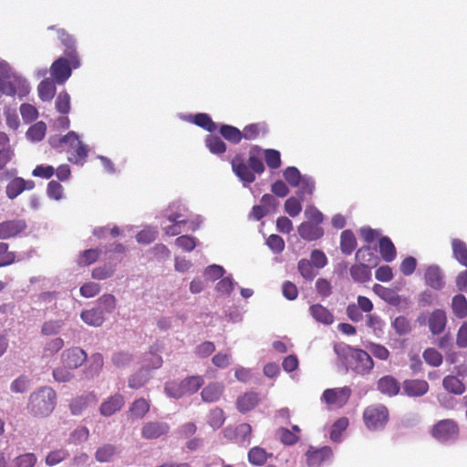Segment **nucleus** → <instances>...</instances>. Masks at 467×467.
Wrapping results in <instances>:
<instances>
[{"label": "nucleus", "mask_w": 467, "mask_h": 467, "mask_svg": "<svg viewBox=\"0 0 467 467\" xmlns=\"http://www.w3.org/2000/svg\"><path fill=\"white\" fill-rule=\"evenodd\" d=\"M334 350L348 367L359 375L368 374L374 367L370 355L362 349L351 348L348 345H335Z\"/></svg>", "instance_id": "obj_2"}, {"label": "nucleus", "mask_w": 467, "mask_h": 467, "mask_svg": "<svg viewBox=\"0 0 467 467\" xmlns=\"http://www.w3.org/2000/svg\"><path fill=\"white\" fill-rule=\"evenodd\" d=\"M271 455L267 454L265 449L255 446L249 451L248 461L253 465L261 466L266 462L268 456Z\"/></svg>", "instance_id": "obj_40"}, {"label": "nucleus", "mask_w": 467, "mask_h": 467, "mask_svg": "<svg viewBox=\"0 0 467 467\" xmlns=\"http://www.w3.org/2000/svg\"><path fill=\"white\" fill-rule=\"evenodd\" d=\"M304 214L306 218V222H312V223L321 225L324 221L323 213L314 205L306 206Z\"/></svg>", "instance_id": "obj_57"}, {"label": "nucleus", "mask_w": 467, "mask_h": 467, "mask_svg": "<svg viewBox=\"0 0 467 467\" xmlns=\"http://www.w3.org/2000/svg\"><path fill=\"white\" fill-rule=\"evenodd\" d=\"M348 420L346 417L337 419L332 425L330 431V439L333 441L338 442L340 441L342 432L348 428Z\"/></svg>", "instance_id": "obj_46"}, {"label": "nucleus", "mask_w": 467, "mask_h": 467, "mask_svg": "<svg viewBox=\"0 0 467 467\" xmlns=\"http://www.w3.org/2000/svg\"><path fill=\"white\" fill-rule=\"evenodd\" d=\"M34 186L33 181H26L23 178L16 177L8 182L5 192L9 199H15L25 190H31Z\"/></svg>", "instance_id": "obj_21"}, {"label": "nucleus", "mask_w": 467, "mask_h": 467, "mask_svg": "<svg viewBox=\"0 0 467 467\" xmlns=\"http://www.w3.org/2000/svg\"><path fill=\"white\" fill-rule=\"evenodd\" d=\"M374 291L384 300L390 303L399 302V296L389 288H386L380 285H374Z\"/></svg>", "instance_id": "obj_59"}, {"label": "nucleus", "mask_w": 467, "mask_h": 467, "mask_svg": "<svg viewBox=\"0 0 467 467\" xmlns=\"http://www.w3.org/2000/svg\"><path fill=\"white\" fill-rule=\"evenodd\" d=\"M56 109L62 114H67L70 110V96L66 91H61L56 99Z\"/></svg>", "instance_id": "obj_56"}, {"label": "nucleus", "mask_w": 467, "mask_h": 467, "mask_svg": "<svg viewBox=\"0 0 467 467\" xmlns=\"http://www.w3.org/2000/svg\"><path fill=\"white\" fill-rule=\"evenodd\" d=\"M68 455L67 451L64 449L52 451L46 457V464L47 466H54L66 460Z\"/></svg>", "instance_id": "obj_55"}, {"label": "nucleus", "mask_w": 467, "mask_h": 467, "mask_svg": "<svg viewBox=\"0 0 467 467\" xmlns=\"http://www.w3.org/2000/svg\"><path fill=\"white\" fill-rule=\"evenodd\" d=\"M115 273V267L111 265H103L92 270V277L98 280H104L111 277Z\"/></svg>", "instance_id": "obj_60"}, {"label": "nucleus", "mask_w": 467, "mask_h": 467, "mask_svg": "<svg viewBox=\"0 0 467 467\" xmlns=\"http://www.w3.org/2000/svg\"><path fill=\"white\" fill-rule=\"evenodd\" d=\"M100 253L99 249L85 250L79 255L78 264L82 265H90L99 260Z\"/></svg>", "instance_id": "obj_51"}, {"label": "nucleus", "mask_w": 467, "mask_h": 467, "mask_svg": "<svg viewBox=\"0 0 467 467\" xmlns=\"http://www.w3.org/2000/svg\"><path fill=\"white\" fill-rule=\"evenodd\" d=\"M225 421L224 411L221 408L213 409L208 415V424L213 429L221 428Z\"/></svg>", "instance_id": "obj_45"}, {"label": "nucleus", "mask_w": 467, "mask_h": 467, "mask_svg": "<svg viewBox=\"0 0 467 467\" xmlns=\"http://www.w3.org/2000/svg\"><path fill=\"white\" fill-rule=\"evenodd\" d=\"M368 348L376 358L380 360H387L389 357V351L383 345L370 343Z\"/></svg>", "instance_id": "obj_62"}, {"label": "nucleus", "mask_w": 467, "mask_h": 467, "mask_svg": "<svg viewBox=\"0 0 467 467\" xmlns=\"http://www.w3.org/2000/svg\"><path fill=\"white\" fill-rule=\"evenodd\" d=\"M446 323L445 312L441 309L434 310L428 318L430 330L434 335L441 334L444 330Z\"/></svg>", "instance_id": "obj_26"}, {"label": "nucleus", "mask_w": 467, "mask_h": 467, "mask_svg": "<svg viewBox=\"0 0 467 467\" xmlns=\"http://www.w3.org/2000/svg\"><path fill=\"white\" fill-rule=\"evenodd\" d=\"M283 176L287 183L292 187H296L300 184L301 179L304 177L301 175L297 168L294 166L287 167L283 171Z\"/></svg>", "instance_id": "obj_49"}, {"label": "nucleus", "mask_w": 467, "mask_h": 467, "mask_svg": "<svg viewBox=\"0 0 467 467\" xmlns=\"http://www.w3.org/2000/svg\"><path fill=\"white\" fill-rule=\"evenodd\" d=\"M298 234L306 241L311 242L320 239L324 235V230L320 224L312 222H303L297 228Z\"/></svg>", "instance_id": "obj_19"}, {"label": "nucleus", "mask_w": 467, "mask_h": 467, "mask_svg": "<svg viewBox=\"0 0 467 467\" xmlns=\"http://www.w3.org/2000/svg\"><path fill=\"white\" fill-rule=\"evenodd\" d=\"M393 329L399 336H405L410 333L411 326L410 320L404 316L397 317L392 324Z\"/></svg>", "instance_id": "obj_42"}, {"label": "nucleus", "mask_w": 467, "mask_h": 467, "mask_svg": "<svg viewBox=\"0 0 467 467\" xmlns=\"http://www.w3.org/2000/svg\"><path fill=\"white\" fill-rule=\"evenodd\" d=\"M389 410L383 404L369 405L363 411L364 424L371 431L383 429L389 421Z\"/></svg>", "instance_id": "obj_5"}, {"label": "nucleus", "mask_w": 467, "mask_h": 467, "mask_svg": "<svg viewBox=\"0 0 467 467\" xmlns=\"http://www.w3.org/2000/svg\"><path fill=\"white\" fill-rule=\"evenodd\" d=\"M27 224L24 219L7 220L0 223V240L16 237L26 231Z\"/></svg>", "instance_id": "obj_13"}, {"label": "nucleus", "mask_w": 467, "mask_h": 467, "mask_svg": "<svg viewBox=\"0 0 467 467\" xmlns=\"http://www.w3.org/2000/svg\"><path fill=\"white\" fill-rule=\"evenodd\" d=\"M357 247V239L351 230H344L340 234V250L342 254L349 255Z\"/></svg>", "instance_id": "obj_32"}, {"label": "nucleus", "mask_w": 467, "mask_h": 467, "mask_svg": "<svg viewBox=\"0 0 467 467\" xmlns=\"http://www.w3.org/2000/svg\"><path fill=\"white\" fill-rule=\"evenodd\" d=\"M309 313L311 317L318 323L328 326L334 322L333 314L321 304L310 306Z\"/></svg>", "instance_id": "obj_27"}, {"label": "nucleus", "mask_w": 467, "mask_h": 467, "mask_svg": "<svg viewBox=\"0 0 467 467\" xmlns=\"http://www.w3.org/2000/svg\"><path fill=\"white\" fill-rule=\"evenodd\" d=\"M95 396L92 393L78 396L71 400L69 410L73 415H80L88 408L90 400Z\"/></svg>", "instance_id": "obj_35"}, {"label": "nucleus", "mask_w": 467, "mask_h": 467, "mask_svg": "<svg viewBox=\"0 0 467 467\" xmlns=\"http://www.w3.org/2000/svg\"><path fill=\"white\" fill-rule=\"evenodd\" d=\"M220 134L230 143L237 144L243 139L242 131L236 127L223 124L220 128Z\"/></svg>", "instance_id": "obj_38"}, {"label": "nucleus", "mask_w": 467, "mask_h": 467, "mask_svg": "<svg viewBox=\"0 0 467 467\" xmlns=\"http://www.w3.org/2000/svg\"><path fill=\"white\" fill-rule=\"evenodd\" d=\"M149 410L150 402L143 398L135 400L130 408V412L137 419H142Z\"/></svg>", "instance_id": "obj_41"}, {"label": "nucleus", "mask_w": 467, "mask_h": 467, "mask_svg": "<svg viewBox=\"0 0 467 467\" xmlns=\"http://www.w3.org/2000/svg\"><path fill=\"white\" fill-rule=\"evenodd\" d=\"M116 447L112 444H104L98 448L95 458L99 462H109L116 453Z\"/></svg>", "instance_id": "obj_43"}, {"label": "nucleus", "mask_w": 467, "mask_h": 467, "mask_svg": "<svg viewBox=\"0 0 467 467\" xmlns=\"http://www.w3.org/2000/svg\"><path fill=\"white\" fill-rule=\"evenodd\" d=\"M451 249L454 259L467 268V244L461 239L451 240Z\"/></svg>", "instance_id": "obj_30"}, {"label": "nucleus", "mask_w": 467, "mask_h": 467, "mask_svg": "<svg viewBox=\"0 0 467 467\" xmlns=\"http://www.w3.org/2000/svg\"><path fill=\"white\" fill-rule=\"evenodd\" d=\"M184 119L209 132H213L217 130V124L206 113L189 114L184 117Z\"/></svg>", "instance_id": "obj_24"}, {"label": "nucleus", "mask_w": 467, "mask_h": 467, "mask_svg": "<svg viewBox=\"0 0 467 467\" xmlns=\"http://www.w3.org/2000/svg\"><path fill=\"white\" fill-rule=\"evenodd\" d=\"M36 457L34 453L27 452L15 459L16 467H35Z\"/></svg>", "instance_id": "obj_61"}, {"label": "nucleus", "mask_w": 467, "mask_h": 467, "mask_svg": "<svg viewBox=\"0 0 467 467\" xmlns=\"http://www.w3.org/2000/svg\"><path fill=\"white\" fill-rule=\"evenodd\" d=\"M158 232L153 228H144L140 232L138 233L136 239L137 242L143 244H149L155 241L157 238Z\"/></svg>", "instance_id": "obj_58"}, {"label": "nucleus", "mask_w": 467, "mask_h": 467, "mask_svg": "<svg viewBox=\"0 0 467 467\" xmlns=\"http://www.w3.org/2000/svg\"><path fill=\"white\" fill-rule=\"evenodd\" d=\"M314 265L307 259H301L297 264V269L306 280H313L317 275V273L314 270Z\"/></svg>", "instance_id": "obj_48"}, {"label": "nucleus", "mask_w": 467, "mask_h": 467, "mask_svg": "<svg viewBox=\"0 0 467 467\" xmlns=\"http://www.w3.org/2000/svg\"><path fill=\"white\" fill-rule=\"evenodd\" d=\"M260 395L254 391H247L236 399L235 406L237 410L245 414L253 410L260 402Z\"/></svg>", "instance_id": "obj_16"}, {"label": "nucleus", "mask_w": 467, "mask_h": 467, "mask_svg": "<svg viewBox=\"0 0 467 467\" xmlns=\"http://www.w3.org/2000/svg\"><path fill=\"white\" fill-rule=\"evenodd\" d=\"M170 431V426L162 421L146 422L141 429V436L146 440H156L166 435Z\"/></svg>", "instance_id": "obj_15"}, {"label": "nucleus", "mask_w": 467, "mask_h": 467, "mask_svg": "<svg viewBox=\"0 0 467 467\" xmlns=\"http://www.w3.org/2000/svg\"><path fill=\"white\" fill-rule=\"evenodd\" d=\"M56 90V82L52 78H45L37 87L38 96L43 101H50L54 98Z\"/></svg>", "instance_id": "obj_34"}, {"label": "nucleus", "mask_w": 467, "mask_h": 467, "mask_svg": "<svg viewBox=\"0 0 467 467\" xmlns=\"http://www.w3.org/2000/svg\"><path fill=\"white\" fill-rule=\"evenodd\" d=\"M333 451L328 446L321 448L310 446L306 452V464L308 467H322L326 462L331 461Z\"/></svg>", "instance_id": "obj_10"}, {"label": "nucleus", "mask_w": 467, "mask_h": 467, "mask_svg": "<svg viewBox=\"0 0 467 467\" xmlns=\"http://www.w3.org/2000/svg\"><path fill=\"white\" fill-rule=\"evenodd\" d=\"M57 34L61 44L65 47V56L69 58L74 68H78L81 61L76 50V39L63 29H58Z\"/></svg>", "instance_id": "obj_11"}, {"label": "nucleus", "mask_w": 467, "mask_h": 467, "mask_svg": "<svg viewBox=\"0 0 467 467\" xmlns=\"http://www.w3.org/2000/svg\"><path fill=\"white\" fill-rule=\"evenodd\" d=\"M285 210L292 217L298 215L302 211L300 201L295 197L288 198L285 202Z\"/></svg>", "instance_id": "obj_63"}, {"label": "nucleus", "mask_w": 467, "mask_h": 467, "mask_svg": "<svg viewBox=\"0 0 467 467\" xmlns=\"http://www.w3.org/2000/svg\"><path fill=\"white\" fill-rule=\"evenodd\" d=\"M87 353L80 348H71L64 350L61 355L62 364L69 369H76L87 360Z\"/></svg>", "instance_id": "obj_12"}, {"label": "nucleus", "mask_w": 467, "mask_h": 467, "mask_svg": "<svg viewBox=\"0 0 467 467\" xmlns=\"http://www.w3.org/2000/svg\"><path fill=\"white\" fill-rule=\"evenodd\" d=\"M30 91L27 80L5 60L0 58V92L5 96L26 97Z\"/></svg>", "instance_id": "obj_1"}, {"label": "nucleus", "mask_w": 467, "mask_h": 467, "mask_svg": "<svg viewBox=\"0 0 467 467\" xmlns=\"http://www.w3.org/2000/svg\"><path fill=\"white\" fill-rule=\"evenodd\" d=\"M424 281L426 285L434 290H441L445 285L441 269L434 265L425 269Z\"/></svg>", "instance_id": "obj_20"}, {"label": "nucleus", "mask_w": 467, "mask_h": 467, "mask_svg": "<svg viewBox=\"0 0 467 467\" xmlns=\"http://www.w3.org/2000/svg\"><path fill=\"white\" fill-rule=\"evenodd\" d=\"M80 317L86 324L93 327H100L105 320L103 311L99 308L84 310Z\"/></svg>", "instance_id": "obj_33"}, {"label": "nucleus", "mask_w": 467, "mask_h": 467, "mask_svg": "<svg viewBox=\"0 0 467 467\" xmlns=\"http://www.w3.org/2000/svg\"><path fill=\"white\" fill-rule=\"evenodd\" d=\"M355 260L369 268L376 267L379 262V257L369 246L360 247L356 252Z\"/></svg>", "instance_id": "obj_25"}, {"label": "nucleus", "mask_w": 467, "mask_h": 467, "mask_svg": "<svg viewBox=\"0 0 467 467\" xmlns=\"http://www.w3.org/2000/svg\"><path fill=\"white\" fill-rule=\"evenodd\" d=\"M252 427L248 423H241L234 427H228L224 430V436L228 439H234L240 443H250Z\"/></svg>", "instance_id": "obj_17"}, {"label": "nucleus", "mask_w": 467, "mask_h": 467, "mask_svg": "<svg viewBox=\"0 0 467 467\" xmlns=\"http://www.w3.org/2000/svg\"><path fill=\"white\" fill-rule=\"evenodd\" d=\"M224 392V386L220 382H211L205 386L202 392V400L206 403H214L220 400Z\"/></svg>", "instance_id": "obj_22"}, {"label": "nucleus", "mask_w": 467, "mask_h": 467, "mask_svg": "<svg viewBox=\"0 0 467 467\" xmlns=\"http://www.w3.org/2000/svg\"><path fill=\"white\" fill-rule=\"evenodd\" d=\"M267 132V124L265 122H258L245 126L242 131V135L245 140H254L265 136Z\"/></svg>", "instance_id": "obj_28"}, {"label": "nucleus", "mask_w": 467, "mask_h": 467, "mask_svg": "<svg viewBox=\"0 0 467 467\" xmlns=\"http://www.w3.org/2000/svg\"><path fill=\"white\" fill-rule=\"evenodd\" d=\"M429 389V383L425 379H405L402 382L403 393L410 398L422 397Z\"/></svg>", "instance_id": "obj_14"}, {"label": "nucleus", "mask_w": 467, "mask_h": 467, "mask_svg": "<svg viewBox=\"0 0 467 467\" xmlns=\"http://www.w3.org/2000/svg\"><path fill=\"white\" fill-rule=\"evenodd\" d=\"M9 245L0 243V267L7 266L16 262V254L8 251Z\"/></svg>", "instance_id": "obj_50"}, {"label": "nucleus", "mask_w": 467, "mask_h": 467, "mask_svg": "<svg viewBox=\"0 0 467 467\" xmlns=\"http://www.w3.org/2000/svg\"><path fill=\"white\" fill-rule=\"evenodd\" d=\"M46 133L47 124L44 121H37L28 128L26 136L30 142L36 143L44 139Z\"/></svg>", "instance_id": "obj_36"}, {"label": "nucleus", "mask_w": 467, "mask_h": 467, "mask_svg": "<svg viewBox=\"0 0 467 467\" xmlns=\"http://www.w3.org/2000/svg\"><path fill=\"white\" fill-rule=\"evenodd\" d=\"M20 114L22 116L23 120L26 123H30L36 120L38 117V110L36 108L28 103H23L20 106Z\"/></svg>", "instance_id": "obj_52"}, {"label": "nucleus", "mask_w": 467, "mask_h": 467, "mask_svg": "<svg viewBox=\"0 0 467 467\" xmlns=\"http://www.w3.org/2000/svg\"><path fill=\"white\" fill-rule=\"evenodd\" d=\"M422 357L427 364L431 367H439L442 363V355L433 348H428L423 351Z\"/></svg>", "instance_id": "obj_47"}, {"label": "nucleus", "mask_w": 467, "mask_h": 467, "mask_svg": "<svg viewBox=\"0 0 467 467\" xmlns=\"http://www.w3.org/2000/svg\"><path fill=\"white\" fill-rule=\"evenodd\" d=\"M296 187H299L298 196L300 199L304 200L306 195L311 196L313 194L315 190V183L311 178L304 176L301 179L300 184H298Z\"/></svg>", "instance_id": "obj_54"}, {"label": "nucleus", "mask_w": 467, "mask_h": 467, "mask_svg": "<svg viewBox=\"0 0 467 467\" xmlns=\"http://www.w3.org/2000/svg\"><path fill=\"white\" fill-rule=\"evenodd\" d=\"M264 155L266 165L270 169H277L281 166V155L278 150L274 149H266Z\"/></svg>", "instance_id": "obj_53"}, {"label": "nucleus", "mask_w": 467, "mask_h": 467, "mask_svg": "<svg viewBox=\"0 0 467 467\" xmlns=\"http://www.w3.org/2000/svg\"><path fill=\"white\" fill-rule=\"evenodd\" d=\"M443 388L451 393L461 395L465 390L464 384L455 376H446L442 380Z\"/></svg>", "instance_id": "obj_37"}, {"label": "nucleus", "mask_w": 467, "mask_h": 467, "mask_svg": "<svg viewBox=\"0 0 467 467\" xmlns=\"http://www.w3.org/2000/svg\"><path fill=\"white\" fill-rule=\"evenodd\" d=\"M235 175L244 183H252L255 181V173L262 174L265 165L260 157L250 153L246 161L242 155H236L231 161Z\"/></svg>", "instance_id": "obj_4"}, {"label": "nucleus", "mask_w": 467, "mask_h": 467, "mask_svg": "<svg viewBox=\"0 0 467 467\" xmlns=\"http://www.w3.org/2000/svg\"><path fill=\"white\" fill-rule=\"evenodd\" d=\"M458 434L459 427L456 421L451 419L438 421L431 429L432 437L441 442L453 440Z\"/></svg>", "instance_id": "obj_6"}, {"label": "nucleus", "mask_w": 467, "mask_h": 467, "mask_svg": "<svg viewBox=\"0 0 467 467\" xmlns=\"http://www.w3.org/2000/svg\"><path fill=\"white\" fill-rule=\"evenodd\" d=\"M352 279L358 283L368 282L371 278V268L356 262L349 269Z\"/></svg>", "instance_id": "obj_31"}, {"label": "nucleus", "mask_w": 467, "mask_h": 467, "mask_svg": "<svg viewBox=\"0 0 467 467\" xmlns=\"http://www.w3.org/2000/svg\"><path fill=\"white\" fill-rule=\"evenodd\" d=\"M451 309L458 318H464L467 316V299L462 295H456L451 300Z\"/></svg>", "instance_id": "obj_39"}, {"label": "nucleus", "mask_w": 467, "mask_h": 467, "mask_svg": "<svg viewBox=\"0 0 467 467\" xmlns=\"http://www.w3.org/2000/svg\"><path fill=\"white\" fill-rule=\"evenodd\" d=\"M266 244L275 254H279L285 249V241L277 234H271L266 240Z\"/></svg>", "instance_id": "obj_64"}, {"label": "nucleus", "mask_w": 467, "mask_h": 467, "mask_svg": "<svg viewBox=\"0 0 467 467\" xmlns=\"http://www.w3.org/2000/svg\"><path fill=\"white\" fill-rule=\"evenodd\" d=\"M71 62L67 57H60L56 59L50 67L52 79L57 84H64L71 76Z\"/></svg>", "instance_id": "obj_8"}, {"label": "nucleus", "mask_w": 467, "mask_h": 467, "mask_svg": "<svg viewBox=\"0 0 467 467\" xmlns=\"http://www.w3.org/2000/svg\"><path fill=\"white\" fill-rule=\"evenodd\" d=\"M123 405V396L120 394H115L101 403L99 407V412L105 417H109L117 411L120 410Z\"/></svg>", "instance_id": "obj_23"}, {"label": "nucleus", "mask_w": 467, "mask_h": 467, "mask_svg": "<svg viewBox=\"0 0 467 467\" xmlns=\"http://www.w3.org/2000/svg\"><path fill=\"white\" fill-rule=\"evenodd\" d=\"M377 389L385 396L395 397L400 391V384L393 376L386 375L377 381Z\"/></svg>", "instance_id": "obj_18"}, {"label": "nucleus", "mask_w": 467, "mask_h": 467, "mask_svg": "<svg viewBox=\"0 0 467 467\" xmlns=\"http://www.w3.org/2000/svg\"><path fill=\"white\" fill-rule=\"evenodd\" d=\"M56 404V391L50 387H42L31 393L26 409L32 416L43 418L53 412Z\"/></svg>", "instance_id": "obj_3"}, {"label": "nucleus", "mask_w": 467, "mask_h": 467, "mask_svg": "<svg viewBox=\"0 0 467 467\" xmlns=\"http://www.w3.org/2000/svg\"><path fill=\"white\" fill-rule=\"evenodd\" d=\"M204 380L201 376H191L182 379L179 385V389L175 392L172 391V388L166 386L165 389L167 393L173 398H181L184 394H192L197 392L203 385Z\"/></svg>", "instance_id": "obj_7"}, {"label": "nucleus", "mask_w": 467, "mask_h": 467, "mask_svg": "<svg viewBox=\"0 0 467 467\" xmlns=\"http://www.w3.org/2000/svg\"><path fill=\"white\" fill-rule=\"evenodd\" d=\"M70 162L83 165L88 157L87 148H69L67 151Z\"/></svg>", "instance_id": "obj_44"}, {"label": "nucleus", "mask_w": 467, "mask_h": 467, "mask_svg": "<svg viewBox=\"0 0 467 467\" xmlns=\"http://www.w3.org/2000/svg\"><path fill=\"white\" fill-rule=\"evenodd\" d=\"M351 396L349 387L327 389L322 394V400L329 406L343 407Z\"/></svg>", "instance_id": "obj_9"}, {"label": "nucleus", "mask_w": 467, "mask_h": 467, "mask_svg": "<svg viewBox=\"0 0 467 467\" xmlns=\"http://www.w3.org/2000/svg\"><path fill=\"white\" fill-rule=\"evenodd\" d=\"M379 252L385 262H392L397 255L396 247L388 236H382L379 238Z\"/></svg>", "instance_id": "obj_29"}]
</instances>
